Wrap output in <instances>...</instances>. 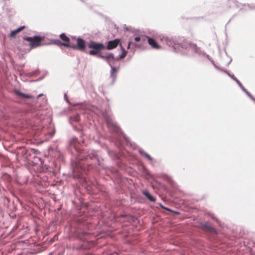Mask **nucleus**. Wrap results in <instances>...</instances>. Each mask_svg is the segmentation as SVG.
<instances>
[{"label": "nucleus", "instance_id": "nucleus-1", "mask_svg": "<svg viewBox=\"0 0 255 255\" xmlns=\"http://www.w3.org/2000/svg\"><path fill=\"white\" fill-rule=\"evenodd\" d=\"M74 40L76 41L77 44L75 43H61L59 40L55 41V43L58 45H63L65 47H70L74 49L79 50L82 51H85V41L80 38L77 39H74Z\"/></svg>", "mask_w": 255, "mask_h": 255}, {"label": "nucleus", "instance_id": "nucleus-2", "mask_svg": "<svg viewBox=\"0 0 255 255\" xmlns=\"http://www.w3.org/2000/svg\"><path fill=\"white\" fill-rule=\"evenodd\" d=\"M99 57L104 59L109 63L111 67V76L114 79H115L116 77V73L119 69V67H115L112 66V61L114 60V56L113 54L110 53L106 55H99Z\"/></svg>", "mask_w": 255, "mask_h": 255}, {"label": "nucleus", "instance_id": "nucleus-3", "mask_svg": "<svg viewBox=\"0 0 255 255\" xmlns=\"http://www.w3.org/2000/svg\"><path fill=\"white\" fill-rule=\"evenodd\" d=\"M88 47L92 49V50L89 52V54L91 55L98 54L100 51L105 48L103 44L96 43L93 41H90V42L88 44Z\"/></svg>", "mask_w": 255, "mask_h": 255}, {"label": "nucleus", "instance_id": "nucleus-4", "mask_svg": "<svg viewBox=\"0 0 255 255\" xmlns=\"http://www.w3.org/2000/svg\"><path fill=\"white\" fill-rule=\"evenodd\" d=\"M26 41L29 42L30 48H34L42 45L41 42L44 40V37L40 36H34L33 37H27L24 38Z\"/></svg>", "mask_w": 255, "mask_h": 255}, {"label": "nucleus", "instance_id": "nucleus-5", "mask_svg": "<svg viewBox=\"0 0 255 255\" xmlns=\"http://www.w3.org/2000/svg\"><path fill=\"white\" fill-rule=\"evenodd\" d=\"M120 44L122 43H121V40L119 39H116L114 40L109 41L108 42L107 49L108 50L113 49L116 48L118 46V45H120Z\"/></svg>", "mask_w": 255, "mask_h": 255}, {"label": "nucleus", "instance_id": "nucleus-6", "mask_svg": "<svg viewBox=\"0 0 255 255\" xmlns=\"http://www.w3.org/2000/svg\"><path fill=\"white\" fill-rule=\"evenodd\" d=\"M106 122L107 125L110 128L113 130L114 131H118L119 127L112 121L111 119H107Z\"/></svg>", "mask_w": 255, "mask_h": 255}, {"label": "nucleus", "instance_id": "nucleus-7", "mask_svg": "<svg viewBox=\"0 0 255 255\" xmlns=\"http://www.w3.org/2000/svg\"><path fill=\"white\" fill-rule=\"evenodd\" d=\"M148 43L153 48L158 49L160 48L155 40L152 38H148Z\"/></svg>", "mask_w": 255, "mask_h": 255}, {"label": "nucleus", "instance_id": "nucleus-8", "mask_svg": "<svg viewBox=\"0 0 255 255\" xmlns=\"http://www.w3.org/2000/svg\"><path fill=\"white\" fill-rule=\"evenodd\" d=\"M188 46L191 50L195 53H199L201 52L200 48L194 43H189L188 44Z\"/></svg>", "mask_w": 255, "mask_h": 255}, {"label": "nucleus", "instance_id": "nucleus-9", "mask_svg": "<svg viewBox=\"0 0 255 255\" xmlns=\"http://www.w3.org/2000/svg\"><path fill=\"white\" fill-rule=\"evenodd\" d=\"M25 28L24 26H20V27L18 28L17 29L12 31L10 33V37H14L16 34L19 33V32L21 31L24 28Z\"/></svg>", "mask_w": 255, "mask_h": 255}, {"label": "nucleus", "instance_id": "nucleus-10", "mask_svg": "<svg viewBox=\"0 0 255 255\" xmlns=\"http://www.w3.org/2000/svg\"><path fill=\"white\" fill-rule=\"evenodd\" d=\"M60 38L64 41L66 42L65 43H74L72 41L70 40L64 33H62L60 35Z\"/></svg>", "mask_w": 255, "mask_h": 255}, {"label": "nucleus", "instance_id": "nucleus-11", "mask_svg": "<svg viewBox=\"0 0 255 255\" xmlns=\"http://www.w3.org/2000/svg\"><path fill=\"white\" fill-rule=\"evenodd\" d=\"M143 194L149 201L153 202L155 201V199L152 195H151L147 191H143Z\"/></svg>", "mask_w": 255, "mask_h": 255}, {"label": "nucleus", "instance_id": "nucleus-12", "mask_svg": "<svg viewBox=\"0 0 255 255\" xmlns=\"http://www.w3.org/2000/svg\"><path fill=\"white\" fill-rule=\"evenodd\" d=\"M15 93L17 96H18L21 98H27V99L33 98V97H32L31 96L23 94L19 91H16Z\"/></svg>", "mask_w": 255, "mask_h": 255}, {"label": "nucleus", "instance_id": "nucleus-13", "mask_svg": "<svg viewBox=\"0 0 255 255\" xmlns=\"http://www.w3.org/2000/svg\"><path fill=\"white\" fill-rule=\"evenodd\" d=\"M120 47H121V50H122V51H123V52H122V55L120 56V58H121V59H122V58H124L126 56V55H127V54L128 52H127V51L126 50H125V49L124 48V47H123V46H122V44H120Z\"/></svg>", "mask_w": 255, "mask_h": 255}, {"label": "nucleus", "instance_id": "nucleus-14", "mask_svg": "<svg viewBox=\"0 0 255 255\" xmlns=\"http://www.w3.org/2000/svg\"><path fill=\"white\" fill-rule=\"evenodd\" d=\"M203 229L204 230L209 231L210 232L216 233V231L215 230V229L210 226L205 225L203 227Z\"/></svg>", "mask_w": 255, "mask_h": 255}, {"label": "nucleus", "instance_id": "nucleus-15", "mask_svg": "<svg viewBox=\"0 0 255 255\" xmlns=\"http://www.w3.org/2000/svg\"><path fill=\"white\" fill-rule=\"evenodd\" d=\"M142 154L146 158H147L149 160L152 161V158L147 153L143 152Z\"/></svg>", "mask_w": 255, "mask_h": 255}, {"label": "nucleus", "instance_id": "nucleus-16", "mask_svg": "<svg viewBox=\"0 0 255 255\" xmlns=\"http://www.w3.org/2000/svg\"><path fill=\"white\" fill-rule=\"evenodd\" d=\"M134 40L136 42H138L140 40V38L139 36H136L134 38Z\"/></svg>", "mask_w": 255, "mask_h": 255}, {"label": "nucleus", "instance_id": "nucleus-17", "mask_svg": "<svg viewBox=\"0 0 255 255\" xmlns=\"http://www.w3.org/2000/svg\"><path fill=\"white\" fill-rule=\"evenodd\" d=\"M130 44H131V42H129L128 43V48L129 49V47H130Z\"/></svg>", "mask_w": 255, "mask_h": 255}, {"label": "nucleus", "instance_id": "nucleus-18", "mask_svg": "<svg viewBox=\"0 0 255 255\" xmlns=\"http://www.w3.org/2000/svg\"><path fill=\"white\" fill-rule=\"evenodd\" d=\"M42 96V94H39L38 96V98L41 97Z\"/></svg>", "mask_w": 255, "mask_h": 255}]
</instances>
